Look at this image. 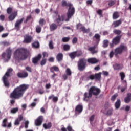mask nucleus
Instances as JSON below:
<instances>
[{
	"mask_svg": "<svg viewBox=\"0 0 131 131\" xmlns=\"http://www.w3.org/2000/svg\"><path fill=\"white\" fill-rule=\"evenodd\" d=\"M28 88H29V85L25 84H21L19 85V86L16 87L10 94V98H11V99H16L22 98L25 91H26Z\"/></svg>",
	"mask_w": 131,
	"mask_h": 131,
	"instance_id": "nucleus-1",
	"label": "nucleus"
},
{
	"mask_svg": "<svg viewBox=\"0 0 131 131\" xmlns=\"http://www.w3.org/2000/svg\"><path fill=\"white\" fill-rule=\"evenodd\" d=\"M28 56L27 50L24 48L18 49L14 53V58L18 61L20 60H25Z\"/></svg>",
	"mask_w": 131,
	"mask_h": 131,
	"instance_id": "nucleus-2",
	"label": "nucleus"
},
{
	"mask_svg": "<svg viewBox=\"0 0 131 131\" xmlns=\"http://www.w3.org/2000/svg\"><path fill=\"white\" fill-rule=\"evenodd\" d=\"M62 6L63 7H65L66 6H68L69 7V9L67 13L68 19H66V21H69V19L73 16L74 13L75 12V9H74V7L72 6V4L71 3H69L67 4V2L65 1H63L62 2Z\"/></svg>",
	"mask_w": 131,
	"mask_h": 131,
	"instance_id": "nucleus-3",
	"label": "nucleus"
},
{
	"mask_svg": "<svg viewBox=\"0 0 131 131\" xmlns=\"http://www.w3.org/2000/svg\"><path fill=\"white\" fill-rule=\"evenodd\" d=\"M124 51H127V47L124 45H121L120 47L115 49V55L117 57L118 55H121Z\"/></svg>",
	"mask_w": 131,
	"mask_h": 131,
	"instance_id": "nucleus-4",
	"label": "nucleus"
},
{
	"mask_svg": "<svg viewBox=\"0 0 131 131\" xmlns=\"http://www.w3.org/2000/svg\"><path fill=\"white\" fill-rule=\"evenodd\" d=\"M12 71H13V69H9L7 70V72L6 73L4 76L2 78L3 82L4 83V85L6 88H9V86H10V83H9V81H8V77L10 76V73L12 72Z\"/></svg>",
	"mask_w": 131,
	"mask_h": 131,
	"instance_id": "nucleus-5",
	"label": "nucleus"
},
{
	"mask_svg": "<svg viewBox=\"0 0 131 131\" xmlns=\"http://www.w3.org/2000/svg\"><path fill=\"white\" fill-rule=\"evenodd\" d=\"M53 19L54 21L58 24V25L62 24V21H64V16L60 17V15L58 14V12H54L53 14Z\"/></svg>",
	"mask_w": 131,
	"mask_h": 131,
	"instance_id": "nucleus-6",
	"label": "nucleus"
},
{
	"mask_svg": "<svg viewBox=\"0 0 131 131\" xmlns=\"http://www.w3.org/2000/svg\"><path fill=\"white\" fill-rule=\"evenodd\" d=\"M12 55V50L11 49L9 48L7 50V53H3L2 54V58L3 60L5 62H8L10 59H11V56Z\"/></svg>",
	"mask_w": 131,
	"mask_h": 131,
	"instance_id": "nucleus-7",
	"label": "nucleus"
},
{
	"mask_svg": "<svg viewBox=\"0 0 131 131\" xmlns=\"http://www.w3.org/2000/svg\"><path fill=\"white\" fill-rule=\"evenodd\" d=\"M101 92L100 89L96 88L95 86L91 87L89 90V97H92V95H95L97 96Z\"/></svg>",
	"mask_w": 131,
	"mask_h": 131,
	"instance_id": "nucleus-8",
	"label": "nucleus"
},
{
	"mask_svg": "<svg viewBox=\"0 0 131 131\" xmlns=\"http://www.w3.org/2000/svg\"><path fill=\"white\" fill-rule=\"evenodd\" d=\"M85 64H86V60L85 59L80 60L78 62V69L79 70H83L85 68Z\"/></svg>",
	"mask_w": 131,
	"mask_h": 131,
	"instance_id": "nucleus-9",
	"label": "nucleus"
},
{
	"mask_svg": "<svg viewBox=\"0 0 131 131\" xmlns=\"http://www.w3.org/2000/svg\"><path fill=\"white\" fill-rule=\"evenodd\" d=\"M120 41V37L117 36L112 40V43H110V47L113 48L115 45H118Z\"/></svg>",
	"mask_w": 131,
	"mask_h": 131,
	"instance_id": "nucleus-10",
	"label": "nucleus"
},
{
	"mask_svg": "<svg viewBox=\"0 0 131 131\" xmlns=\"http://www.w3.org/2000/svg\"><path fill=\"white\" fill-rule=\"evenodd\" d=\"M77 29H79L82 31L84 33H86L90 31V29H85L84 27L82 26V25L79 24L77 25Z\"/></svg>",
	"mask_w": 131,
	"mask_h": 131,
	"instance_id": "nucleus-11",
	"label": "nucleus"
},
{
	"mask_svg": "<svg viewBox=\"0 0 131 131\" xmlns=\"http://www.w3.org/2000/svg\"><path fill=\"white\" fill-rule=\"evenodd\" d=\"M42 120H43V117L42 116H39L35 121V124L36 126H39V125H41V123H42Z\"/></svg>",
	"mask_w": 131,
	"mask_h": 131,
	"instance_id": "nucleus-12",
	"label": "nucleus"
},
{
	"mask_svg": "<svg viewBox=\"0 0 131 131\" xmlns=\"http://www.w3.org/2000/svg\"><path fill=\"white\" fill-rule=\"evenodd\" d=\"M31 40H32V37L31 36L26 35L24 36V42L25 43H29L31 42Z\"/></svg>",
	"mask_w": 131,
	"mask_h": 131,
	"instance_id": "nucleus-13",
	"label": "nucleus"
},
{
	"mask_svg": "<svg viewBox=\"0 0 131 131\" xmlns=\"http://www.w3.org/2000/svg\"><path fill=\"white\" fill-rule=\"evenodd\" d=\"M83 110V106H82V105L79 104L76 107L75 111L76 112H78V113H81V112H82Z\"/></svg>",
	"mask_w": 131,
	"mask_h": 131,
	"instance_id": "nucleus-14",
	"label": "nucleus"
},
{
	"mask_svg": "<svg viewBox=\"0 0 131 131\" xmlns=\"http://www.w3.org/2000/svg\"><path fill=\"white\" fill-rule=\"evenodd\" d=\"M23 119V116L20 115L18 116V118L15 120V121L14 122L15 125H19L20 124V122L22 121V120Z\"/></svg>",
	"mask_w": 131,
	"mask_h": 131,
	"instance_id": "nucleus-15",
	"label": "nucleus"
},
{
	"mask_svg": "<svg viewBox=\"0 0 131 131\" xmlns=\"http://www.w3.org/2000/svg\"><path fill=\"white\" fill-rule=\"evenodd\" d=\"M88 62L89 63H91V64H96V63H98L99 60L95 58H89L88 60Z\"/></svg>",
	"mask_w": 131,
	"mask_h": 131,
	"instance_id": "nucleus-16",
	"label": "nucleus"
},
{
	"mask_svg": "<svg viewBox=\"0 0 131 131\" xmlns=\"http://www.w3.org/2000/svg\"><path fill=\"white\" fill-rule=\"evenodd\" d=\"M41 59V54H38V57H36L33 59L32 62L34 64H36L38 61Z\"/></svg>",
	"mask_w": 131,
	"mask_h": 131,
	"instance_id": "nucleus-17",
	"label": "nucleus"
},
{
	"mask_svg": "<svg viewBox=\"0 0 131 131\" xmlns=\"http://www.w3.org/2000/svg\"><path fill=\"white\" fill-rule=\"evenodd\" d=\"M24 20V18H23L19 20H17L15 24V27L19 28V27H20V25H21V24L22 22H23Z\"/></svg>",
	"mask_w": 131,
	"mask_h": 131,
	"instance_id": "nucleus-18",
	"label": "nucleus"
},
{
	"mask_svg": "<svg viewBox=\"0 0 131 131\" xmlns=\"http://www.w3.org/2000/svg\"><path fill=\"white\" fill-rule=\"evenodd\" d=\"M17 75L18 77L25 78L28 76V73L27 72L19 73Z\"/></svg>",
	"mask_w": 131,
	"mask_h": 131,
	"instance_id": "nucleus-19",
	"label": "nucleus"
},
{
	"mask_svg": "<svg viewBox=\"0 0 131 131\" xmlns=\"http://www.w3.org/2000/svg\"><path fill=\"white\" fill-rule=\"evenodd\" d=\"M16 17H17V12H14L9 17V19L10 21H13Z\"/></svg>",
	"mask_w": 131,
	"mask_h": 131,
	"instance_id": "nucleus-20",
	"label": "nucleus"
},
{
	"mask_svg": "<svg viewBox=\"0 0 131 131\" xmlns=\"http://www.w3.org/2000/svg\"><path fill=\"white\" fill-rule=\"evenodd\" d=\"M131 100V93L127 94V97L124 99V102L126 103H129Z\"/></svg>",
	"mask_w": 131,
	"mask_h": 131,
	"instance_id": "nucleus-21",
	"label": "nucleus"
},
{
	"mask_svg": "<svg viewBox=\"0 0 131 131\" xmlns=\"http://www.w3.org/2000/svg\"><path fill=\"white\" fill-rule=\"evenodd\" d=\"M43 126L45 129H49V128H51V127H52V124L50 122L48 123H45L43 124Z\"/></svg>",
	"mask_w": 131,
	"mask_h": 131,
	"instance_id": "nucleus-22",
	"label": "nucleus"
},
{
	"mask_svg": "<svg viewBox=\"0 0 131 131\" xmlns=\"http://www.w3.org/2000/svg\"><path fill=\"white\" fill-rule=\"evenodd\" d=\"M96 49V47L94 46L93 47H90L89 49V50L91 52L92 54H96V53H98V50H95Z\"/></svg>",
	"mask_w": 131,
	"mask_h": 131,
	"instance_id": "nucleus-23",
	"label": "nucleus"
},
{
	"mask_svg": "<svg viewBox=\"0 0 131 131\" xmlns=\"http://www.w3.org/2000/svg\"><path fill=\"white\" fill-rule=\"evenodd\" d=\"M116 109H119L120 107V99H117L115 104Z\"/></svg>",
	"mask_w": 131,
	"mask_h": 131,
	"instance_id": "nucleus-24",
	"label": "nucleus"
},
{
	"mask_svg": "<svg viewBox=\"0 0 131 131\" xmlns=\"http://www.w3.org/2000/svg\"><path fill=\"white\" fill-rule=\"evenodd\" d=\"M89 95H90V92H89V93H84V98H83L84 101H88L89 100V98L92 97V96H89Z\"/></svg>",
	"mask_w": 131,
	"mask_h": 131,
	"instance_id": "nucleus-25",
	"label": "nucleus"
},
{
	"mask_svg": "<svg viewBox=\"0 0 131 131\" xmlns=\"http://www.w3.org/2000/svg\"><path fill=\"white\" fill-rule=\"evenodd\" d=\"M121 24V20H118L116 21H114L113 23V25L114 26V27H117L119 26Z\"/></svg>",
	"mask_w": 131,
	"mask_h": 131,
	"instance_id": "nucleus-26",
	"label": "nucleus"
},
{
	"mask_svg": "<svg viewBox=\"0 0 131 131\" xmlns=\"http://www.w3.org/2000/svg\"><path fill=\"white\" fill-rule=\"evenodd\" d=\"M119 17V13L117 12H115L113 14V19L114 20H115L116 19H117Z\"/></svg>",
	"mask_w": 131,
	"mask_h": 131,
	"instance_id": "nucleus-27",
	"label": "nucleus"
},
{
	"mask_svg": "<svg viewBox=\"0 0 131 131\" xmlns=\"http://www.w3.org/2000/svg\"><path fill=\"white\" fill-rule=\"evenodd\" d=\"M19 111V108L18 107H15L11 110L10 112L11 113H12V114H15L17 113Z\"/></svg>",
	"mask_w": 131,
	"mask_h": 131,
	"instance_id": "nucleus-28",
	"label": "nucleus"
},
{
	"mask_svg": "<svg viewBox=\"0 0 131 131\" xmlns=\"http://www.w3.org/2000/svg\"><path fill=\"white\" fill-rule=\"evenodd\" d=\"M50 30L53 31V30L57 29V25H56L55 24H52L50 25Z\"/></svg>",
	"mask_w": 131,
	"mask_h": 131,
	"instance_id": "nucleus-29",
	"label": "nucleus"
},
{
	"mask_svg": "<svg viewBox=\"0 0 131 131\" xmlns=\"http://www.w3.org/2000/svg\"><path fill=\"white\" fill-rule=\"evenodd\" d=\"M63 59V54L59 53L57 56V60L60 62L61 60Z\"/></svg>",
	"mask_w": 131,
	"mask_h": 131,
	"instance_id": "nucleus-30",
	"label": "nucleus"
},
{
	"mask_svg": "<svg viewBox=\"0 0 131 131\" xmlns=\"http://www.w3.org/2000/svg\"><path fill=\"white\" fill-rule=\"evenodd\" d=\"M101 74H102V73H99L97 74H95V78L96 79H97L98 80H100L101 79Z\"/></svg>",
	"mask_w": 131,
	"mask_h": 131,
	"instance_id": "nucleus-31",
	"label": "nucleus"
},
{
	"mask_svg": "<svg viewBox=\"0 0 131 131\" xmlns=\"http://www.w3.org/2000/svg\"><path fill=\"white\" fill-rule=\"evenodd\" d=\"M32 46L33 47V48H39V42H38V41H35L32 43Z\"/></svg>",
	"mask_w": 131,
	"mask_h": 131,
	"instance_id": "nucleus-32",
	"label": "nucleus"
},
{
	"mask_svg": "<svg viewBox=\"0 0 131 131\" xmlns=\"http://www.w3.org/2000/svg\"><path fill=\"white\" fill-rule=\"evenodd\" d=\"M63 50L64 51H69L70 50V46L68 44H66L63 46Z\"/></svg>",
	"mask_w": 131,
	"mask_h": 131,
	"instance_id": "nucleus-33",
	"label": "nucleus"
},
{
	"mask_svg": "<svg viewBox=\"0 0 131 131\" xmlns=\"http://www.w3.org/2000/svg\"><path fill=\"white\" fill-rule=\"evenodd\" d=\"M119 75L121 77V80H123L125 78V74L123 72H120Z\"/></svg>",
	"mask_w": 131,
	"mask_h": 131,
	"instance_id": "nucleus-34",
	"label": "nucleus"
},
{
	"mask_svg": "<svg viewBox=\"0 0 131 131\" xmlns=\"http://www.w3.org/2000/svg\"><path fill=\"white\" fill-rule=\"evenodd\" d=\"M70 58H71V59H74V58L76 57V52H74L71 54H70L69 55Z\"/></svg>",
	"mask_w": 131,
	"mask_h": 131,
	"instance_id": "nucleus-35",
	"label": "nucleus"
},
{
	"mask_svg": "<svg viewBox=\"0 0 131 131\" xmlns=\"http://www.w3.org/2000/svg\"><path fill=\"white\" fill-rule=\"evenodd\" d=\"M113 67H114V69H115V70H118L120 69V64L116 63L113 66Z\"/></svg>",
	"mask_w": 131,
	"mask_h": 131,
	"instance_id": "nucleus-36",
	"label": "nucleus"
},
{
	"mask_svg": "<svg viewBox=\"0 0 131 131\" xmlns=\"http://www.w3.org/2000/svg\"><path fill=\"white\" fill-rule=\"evenodd\" d=\"M109 43V41L108 40H104L103 41V47L104 48H107L108 47V44Z\"/></svg>",
	"mask_w": 131,
	"mask_h": 131,
	"instance_id": "nucleus-37",
	"label": "nucleus"
},
{
	"mask_svg": "<svg viewBox=\"0 0 131 131\" xmlns=\"http://www.w3.org/2000/svg\"><path fill=\"white\" fill-rule=\"evenodd\" d=\"M49 47L50 50H53V49H54V45L53 44V41H50L49 43Z\"/></svg>",
	"mask_w": 131,
	"mask_h": 131,
	"instance_id": "nucleus-38",
	"label": "nucleus"
},
{
	"mask_svg": "<svg viewBox=\"0 0 131 131\" xmlns=\"http://www.w3.org/2000/svg\"><path fill=\"white\" fill-rule=\"evenodd\" d=\"M7 121H8V119H4L3 120L2 126H3L4 127H7Z\"/></svg>",
	"mask_w": 131,
	"mask_h": 131,
	"instance_id": "nucleus-39",
	"label": "nucleus"
},
{
	"mask_svg": "<svg viewBox=\"0 0 131 131\" xmlns=\"http://www.w3.org/2000/svg\"><path fill=\"white\" fill-rule=\"evenodd\" d=\"M36 31L37 33H39L41 31V28L39 26H37L36 28Z\"/></svg>",
	"mask_w": 131,
	"mask_h": 131,
	"instance_id": "nucleus-40",
	"label": "nucleus"
},
{
	"mask_svg": "<svg viewBox=\"0 0 131 131\" xmlns=\"http://www.w3.org/2000/svg\"><path fill=\"white\" fill-rule=\"evenodd\" d=\"M95 76L94 75H91L90 76L87 77V80H90V79H95Z\"/></svg>",
	"mask_w": 131,
	"mask_h": 131,
	"instance_id": "nucleus-41",
	"label": "nucleus"
},
{
	"mask_svg": "<svg viewBox=\"0 0 131 131\" xmlns=\"http://www.w3.org/2000/svg\"><path fill=\"white\" fill-rule=\"evenodd\" d=\"M69 39H70V38L69 37H63L62 38V41H63V42H67L68 41H69Z\"/></svg>",
	"mask_w": 131,
	"mask_h": 131,
	"instance_id": "nucleus-42",
	"label": "nucleus"
},
{
	"mask_svg": "<svg viewBox=\"0 0 131 131\" xmlns=\"http://www.w3.org/2000/svg\"><path fill=\"white\" fill-rule=\"evenodd\" d=\"M108 6L110 7H112V6H113L115 5V1H110L108 4Z\"/></svg>",
	"mask_w": 131,
	"mask_h": 131,
	"instance_id": "nucleus-43",
	"label": "nucleus"
},
{
	"mask_svg": "<svg viewBox=\"0 0 131 131\" xmlns=\"http://www.w3.org/2000/svg\"><path fill=\"white\" fill-rule=\"evenodd\" d=\"M71 70H70V69H67L66 70L67 75H69V76H70V75H71Z\"/></svg>",
	"mask_w": 131,
	"mask_h": 131,
	"instance_id": "nucleus-44",
	"label": "nucleus"
},
{
	"mask_svg": "<svg viewBox=\"0 0 131 131\" xmlns=\"http://www.w3.org/2000/svg\"><path fill=\"white\" fill-rule=\"evenodd\" d=\"M114 33H115V34L119 35L120 34V33H121V31L119 30H114Z\"/></svg>",
	"mask_w": 131,
	"mask_h": 131,
	"instance_id": "nucleus-45",
	"label": "nucleus"
},
{
	"mask_svg": "<svg viewBox=\"0 0 131 131\" xmlns=\"http://www.w3.org/2000/svg\"><path fill=\"white\" fill-rule=\"evenodd\" d=\"M54 70L55 71H59V68L57 67H53L51 68V71Z\"/></svg>",
	"mask_w": 131,
	"mask_h": 131,
	"instance_id": "nucleus-46",
	"label": "nucleus"
},
{
	"mask_svg": "<svg viewBox=\"0 0 131 131\" xmlns=\"http://www.w3.org/2000/svg\"><path fill=\"white\" fill-rule=\"evenodd\" d=\"M94 119H95V115H92L90 118V121L91 123L94 121Z\"/></svg>",
	"mask_w": 131,
	"mask_h": 131,
	"instance_id": "nucleus-47",
	"label": "nucleus"
},
{
	"mask_svg": "<svg viewBox=\"0 0 131 131\" xmlns=\"http://www.w3.org/2000/svg\"><path fill=\"white\" fill-rule=\"evenodd\" d=\"M113 112V110L112 108L110 109L107 112V115H111Z\"/></svg>",
	"mask_w": 131,
	"mask_h": 131,
	"instance_id": "nucleus-48",
	"label": "nucleus"
},
{
	"mask_svg": "<svg viewBox=\"0 0 131 131\" xmlns=\"http://www.w3.org/2000/svg\"><path fill=\"white\" fill-rule=\"evenodd\" d=\"M117 96H118L117 94L113 95L111 98L112 101H115V100H116V98H117Z\"/></svg>",
	"mask_w": 131,
	"mask_h": 131,
	"instance_id": "nucleus-49",
	"label": "nucleus"
},
{
	"mask_svg": "<svg viewBox=\"0 0 131 131\" xmlns=\"http://www.w3.org/2000/svg\"><path fill=\"white\" fill-rule=\"evenodd\" d=\"M35 106H36V103L32 102L29 105V107H30L31 108H33V107H35Z\"/></svg>",
	"mask_w": 131,
	"mask_h": 131,
	"instance_id": "nucleus-50",
	"label": "nucleus"
},
{
	"mask_svg": "<svg viewBox=\"0 0 131 131\" xmlns=\"http://www.w3.org/2000/svg\"><path fill=\"white\" fill-rule=\"evenodd\" d=\"M43 23H45V19H40V21H39V24L40 25H41V26H42L43 25Z\"/></svg>",
	"mask_w": 131,
	"mask_h": 131,
	"instance_id": "nucleus-51",
	"label": "nucleus"
},
{
	"mask_svg": "<svg viewBox=\"0 0 131 131\" xmlns=\"http://www.w3.org/2000/svg\"><path fill=\"white\" fill-rule=\"evenodd\" d=\"M46 62H47V59H43L41 61V66H43V65H45Z\"/></svg>",
	"mask_w": 131,
	"mask_h": 131,
	"instance_id": "nucleus-52",
	"label": "nucleus"
},
{
	"mask_svg": "<svg viewBox=\"0 0 131 131\" xmlns=\"http://www.w3.org/2000/svg\"><path fill=\"white\" fill-rule=\"evenodd\" d=\"M76 42H77V38L74 37V38L73 39L72 43H73V44H75V43H76Z\"/></svg>",
	"mask_w": 131,
	"mask_h": 131,
	"instance_id": "nucleus-53",
	"label": "nucleus"
},
{
	"mask_svg": "<svg viewBox=\"0 0 131 131\" xmlns=\"http://www.w3.org/2000/svg\"><path fill=\"white\" fill-rule=\"evenodd\" d=\"M94 37H95V38H96V39H100L101 36H100V35H99V34H96L94 36Z\"/></svg>",
	"mask_w": 131,
	"mask_h": 131,
	"instance_id": "nucleus-54",
	"label": "nucleus"
},
{
	"mask_svg": "<svg viewBox=\"0 0 131 131\" xmlns=\"http://www.w3.org/2000/svg\"><path fill=\"white\" fill-rule=\"evenodd\" d=\"M28 124H29V121H26L25 122V127L26 128H28Z\"/></svg>",
	"mask_w": 131,
	"mask_h": 131,
	"instance_id": "nucleus-55",
	"label": "nucleus"
},
{
	"mask_svg": "<svg viewBox=\"0 0 131 131\" xmlns=\"http://www.w3.org/2000/svg\"><path fill=\"white\" fill-rule=\"evenodd\" d=\"M82 55V52L81 51H79L78 52H76V56L77 57H79V56H81Z\"/></svg>",
	"mask_w": 131,
	"mask_h": 131,
	"instance_id": "nucleus-56",
	"label": "nucleus"
},
{
	"mask_svg": "<svg viewBox=\"0 0 131 131\" xmlns=\"http://www.w3.org/2000/svg\"><path fill=\"white\" fill-rule=\"evenodd\" d=\"M7 12L8 14H11V13H12V8H8Z\"/></svg>",
	"mask_w": 131,
	"mask_h": 131,
	"instance_id": "nucleus-57",
	"label": "nucleus"
},
{
	"mask_svg": "<svg viewBox=\"0 0 131 131\" xmlns=\"http://www.w3.org/2000/svg\"><path fill=\"white\" fill-rule=\"evenodd\" d=\"M23 108V110H26V108L27 107V105L26 104H23L21 105Z\"/></svg>",
	"mask_w": 131,
	"mask_h": 131,
	"instance_id": "nucleus-58",
	"label": "nucleus"
},
{
	"mask_svg": "<svg viewBox=\"0 0 131 131\" xmlns=\"http://www.w3.org/2000/svg\"><path fill=\"white\" fill-rule=\"evenodd\" d=\"M114 55V52H113V51H111V52L110 53V54H109L110 58H113Z\"/></svg>",
	"mask_w": 131,
	"mask_h": 131,
	"instance_id": "nucleus-59",
	"label": "nucleus"
},
{
	"mask_svg": "<svg viewBox=\"0 0 131 131\" xmlns=\"http://www.w3.org/2000/svg\"><path fill=\"white\" fill-rule=\"evenodd\" d=\"M48 56H49V54H48V53H47V52L43 53V58H46L47 57H48Z\"/></svg>",
	"mask_w": 131,
	"mask_h": 131,
	"instance_id": "nucleus-60",
	"label": "nucleus"
},
{
	"mask_svg": "<svg viewBox=\"0 0 131 131\" xmlns=\"http://www.w3.org/2000/svg\"><path fill=\"white\" fill-rule=\"evenodd\" d=\"M30 19H31V16L29 15L27 17L26 21H25V23H26V22H27L29 20H30Z\"/></svg>",
	"mask_w": 131,
	"mask_h": 131,
	"instance_id": "nucleus-61",
	"label": "nucleus"
},
{
	"mask_svg": "<svg viewBox=\"0 0 131 131\" xmlns=\"http://www.w3.org/2000/svg\"><path fill=\"white\" fill-rule=\"evenodd\" d=\"M54 60H55V58L54 57H50L48 61L49 62H54Z\"/></svg>",
	"mask_w": 131,
	"mask_h": 131,
	"instance_id": "nucleus-62",
	"label": "nucleus"
},
{
	"mask_svg": "<svg viewBox=\"0 0 131 131\" xmlns=\"http://www.w3.org/2000/svg\"><path fill=\"white\" fill-rule=\"evenodd\" d=\"M53 102H57L58 101V97H54L53 98Z\"/></svg>",
	"mask_w": 131,
	"mask_h": 131,
	"instance_id": "nucleus-63",
	"label": "nucleus"
},
{
	"mask_svg": "<svg viewBox=\"0 0 131 131\" xmlns=\"http://www.w3.org/2000/svg\"><path fill=\"white\" fill-rule=\"evenodd\" d=\"M67 128L68 131H74L73 129H72V127L70 126H69Z\"/></svg>",
	"mask_w": 131,
	"mask_h": 131,
	"instance_id": "nucleus-64",
	"label": "nucleus"
}]
</instances>
